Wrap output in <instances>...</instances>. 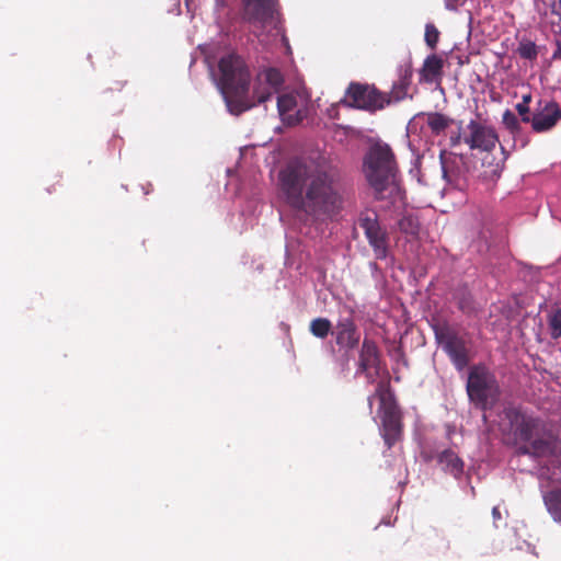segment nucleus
<instances>
[{
  "label": "nucleus",
  "instance_id": "f257e3e1",
  "mask_svg": "<svg viewBox=\"0 0 561 561\" xmlns=\"http://www.w3.org/2000/svg\"><path fill=\"white\" fill-rule=\"evenodd\" d=\"M279 183L286 203L307 215L330 217L341 206L335 173L325 163L294 160L279 173Z\"/></svg>",
  "mask_w": 561,
  "mask_h": 561
},
{
  "label": "nucleus",
  "instance_id": "f03ea898",
  "mask_svg": "<svg viewBox=\"0 0 561 561\" xmlns=\"http://www.w3.org/2000/svg\"><path fill=\"white\" fill-rule=\"evenodd\" d=\"M217 87L226 102L228 111L233 115L263 104L276 94L282 84L283 76L275 68L260 71L253 83V94L248 92L249 71L244 61L234 53H229L219 60Z\"/></svg>",
  "mask_w": 561,
  "mask_h": 561
},
{
  "label": "nucleus",
  "instance_id": "7ed1b4c3",
  "mask_svg": "<svg viewBox=\"0 0 561 561\" xmlns=\"http://www.w3.org/2000/svg\"><path fill=\"white\" fill-rule=\"evenodd\" d=\"M358 370L365 374L369 382L379 378L374 394L368 397V407L373 409L374 398L379 400L380 434L390 449L402 439L403 413L391 389L389 371L381 353H359Z\"/></svg>",
  "mask_w": 561,
  "mask_h": 561
},
{
  "label": "nucleus",
  "instance_id": "20e7f679",
  "mask_svg": "<svg viewBox=\"0 0 561 561\" xmlns=\"http://www.w3.org/2000/svg\"><path fill=\"white\" fill-rule=\"evenodd\" d=\"M364 172L378 198L391 197L393 203L402 201L400 187L396 181L393 154L387 145L377 144L367 153Z\"/></svg>",
  "mask_w": 561,
  "mask_h": 561
},
{
  "label": "nucleus",
  "instance_id": "39448f33",
  "mask_svg": "<svg viewBox=\"0 0 561 561\" xmlns=\"http://www.w3.org/2000/svg\"><path fill=\"white\" fill-rule=\"evenodd\" d=\"M460 139L471 150L485 152L482 158V168L484 169L481 174L482 178L488 181L497 180L503 171L506 153L501 146L499 157L491 153L499 145V136L494 128L472 119L460 133Z\"/></svg>",
  "mask_w": 561,
  "mask_h": 561
},
{
  "label": "nucleus",
  "instance_id": "423d86ee",
  "mask_svg": "<svg viewBox=\"0 0 561 561\" xmlns=\"http://www.w3.org/2000/svg\"><path fill=\"white\" fill-rule=\"evenodd\" d=\"M466 389L470 401L482 410L492 408L500 398L496 377L484 365L470 367Z\"/></svg>",
  "mask_w": 561,
  "mask_h": 561
},
{
  "label": "nucleus",
  "instance_id": "0eeeda50",
  "mask_svg": "<svg viewBox=\"0 0 561 561\" xmlns=\"http://www.w3.org/2000/svg\"><path fill=\"white\" fill-rule=\"evenodd\" d=\"M505 419L510 422L511 431L514 436L524 445L518 448L523 455H530L533 453L529 448L537 440L546 438L550 431H545L543 423L538 419L526 413H523L516 408H507L504 411Z\"/></svg>",
  "mask_w": 561,
  "mask_h": 561
},
{
  "label": "nucleus",
  "instance_id": "6e6552de",
  "mask_svg": "<svg viewBox=\"0 0 561 561\" xmlns=\"http://www.w3.org/2000/svg\"><path fill=\"white\" fill-rule=\"evenodd\" d=\"M244 16L255 26L274 31L275 35H280L282 42L289 51L287 38L278 27L274 0H243Z\"/></svg>",
  "mask_w": 561,
  "mask_h": 561
},
{
  "label": "nucleus",
  "instance_id": "1a4fd4ad",
  "mask_svg": "<svg viewBox=\"0 0 561 561\" xmlns=\"http://www.w3.org/2000/svg\"><path fill=\"white\" fill-rule=\"evenodd\" d=\"M342 102L347 106L374 112L383 108L390 101L375 88L351 84Z\"/></svg>",
  "mask_w": 561,
  "mask_h": 561
},
{
  "label": "nucleus",
  "instance_id": "9d476101",
  "mask_svg": "<svg viewBox=\"0 0 561 561\" xmlns=\"http://www.w3.org/2000/svg\"><path fill=\"white\" fill-rule=\"evenodd\" d=\"M308 94L305 91L284 93L277 98L280 118L288 125L299 123L306 116Z\"/></svg>",
  "mask_w": 561,
  "mask_h": 561
},
{
  "label": "nucleus",
  "instance_id": "9b49d317",
  "mask_svg": "<svg viewBox=\"0 0 561 561\" xmlns=\"http://www.w3.org/2000/svg\"><path fill=\"white\" fill-rule=\"evenodd\" d=\"M358 226L364 230L369 244L374 248L376 256L378 259L386 257V232L379 226L377 215L375 213L362 215L358 219Z\"/></svg>",
  "mask_w": 561,
  "mask_h": 561
},
{
  "label": "nucleus",
  "instance_id": "f8f14e48",
  "mask_svg": "<svg viewBox=\"0 0 561 561\" xmlns=\"http://www.w3.org/2000/svg\"><path fill=\"white\" fill-rule=\"evenodd\" d=\"M561 118V110L556 102L539 103V107L533 114L531 128L537 133L550 130Z\"/></svg>",
  "mask_w": 561,
  "mask_h": 561
},
{
  "label": "nucleus",
  "instance_id": "ddd939ff",
  "mask_svg": "<svg viewBox=\"0 0 561 561\" xmlns=\"http://www.w3.org/2000/svg\"><path fill=\"white\" fill-rule=\"evenodd\" d=\"M436 340L444 351H465L466 336L457 328L450 325H440L435 329Z\"/></svg>",
  "mask_w": 561,
  "mask_h": 561
},
{
  "label": "nucleus",
  "instance_id": "4468645a",
  "mask_svg": "<svg viewBox=\"0 0 561 561\" xmlns=\"http://www.w3.org/2000/svg\"><path fill=\"white\" fill-rule=\"evenodd\" d=\"M334 333L341 347L354 348L359 341V332L350 317L339 319Z\"/></svg>",
  "mask_w": 561,
  "mask_h": 561
},
{
  "label": "nucleus",
  "instance_id": "2eb2a0df",
  "mask_svg": "<svg viewBox=\"0 0 561 561\" xmlns=\"http://www.w3.org/2000/svg\"><path fill=\"white\" fill-rule=\"evenodd\" d=\"M529 450L533 457H554L561 460V438H557L551 432L546 438L535 442Z\"/></svg>",
  "mask_w": 561,
  "mask_h": 561
},
{
  "label": "nucleus",
  "instance_id": "dca6fc26",
  "mask_svg": "<svg viewBox=\"0 0 561 561\" xmlns=\"http://www.w3.org/2000/svg\"><path fill=\"white\" fill-rule=\"evenodd\" d=\"M437 462L442 466V469L458 478L463 472V461L453 449H444L437 454Z\"/></svg>",
  "mask_w": 561,
  "mask_h": 561
},
{
  "label": "nucleus",
  "instance_id": "f3484780",
  "mask_svg": "<svg viewBox=\"0 0 561 561\" xmlns=\"http://www.w3.org/2000/svg\"><path fill=\"white\" fill-rule=\"evenodd\" d=\"M461 162V158L451 153L442 151L440 152V164L443 176L449 183L456 181L460 175L459 163Z\"/></svg>",
  "mask_w": 561,
  "mask_h": 561
},
{
  "label": "nucleus",
  "instance_id": "a211bd4d",
  "mask_svg": "<svg viewBox=\"0 0 561 561\" xmlns=\"http://www.w3.org/2000/svg\"><path fill=\"white\" fill-rule=\"evenodd\" d=\"M543 504L556 523L561 524V486L547 491L543 496Z\"/></svg>",
  "mask_w": 561,
  "mask_h": 561
},
{
  "label": "nucleus",
  "instance_id": "6ab92c4d",
  "mask_svg": "<svg viewBox=\"0 0 561 561\" xmlns=\"http://www.w3.org/2000/svg\"><path fill=\"white\" fill-rule=\"evenodd\" d=\"M401 232L410 237H416L420 230L417 218L412 211H405L398 222Z\"/></svg>",
  "mask_w": 561,
  "mask_h": 561
},
{
  "label": "nucleus",
  "instance_id": "aec40b11",
  "mask_svg": "<svg viewBox=\"0 0 561 561\" xmlns=\"http://www.w3.org/2000/svg\"><path fill=\"white\" fill-rule=\"evenodd\" d=\"M443 68V60L436 55L428 56L424 62L423 72L427 79H434Z\"/></svg>",
  "mask_w": 561,
  "mask_h": 561
},
{
  "label": "nucleus",
  "instance_id": "412c9836",
  "mask_svg": "<svg viewBox=\"0 0 561 561\" xmlns=\"http://www.w3.org/2000/svg\"><path fill=\"white\" fill-rule=\"evenodd\" d=\"M426 123L433 133L439 134L449 126L450 121L442 114L432 113L426 116Z\"/></svg>",
  "mask_w": 561,
  "mask_h": 561
},
{
  "label": "nucleus",
  "instance_id": "4be33fe9",
  "mask_svg": "<svg viewBox=\"0 0 561 561\" xmlns=\"http://www.w3.org/2000/svg\"><path fill=\"white\" fill-rule=\"evenodd\" d=\"M332 329L330 320L325 318L313 319L310 323L311 333L320 339H324Z\"/></svg>",
  "mask_w": 561,
  "mask_h": 561
},
{
  "label": "nucleus",
  "instance_id": "5701e85b",
  "mask_svg": "<svg viewBox=\"0 0 561 561\" xmlns=\"http://www.w3.org/2000/svg\"><path fill=\"white\" fill-rule=\"evenodd\" d=\"M548 324L552 337L561 336V309H552L549 312Z\"/></svg>",
  "mask_w": 561,
  "mask_h": 561
},
{
  "label": "nucleus",
  "instance_id": "b1692460",
  "mask_svg": "<svg viewBox=\"0 0 561 561\" xmlns=\"http://www.w3.org/2000/svg\"><path fill=\"white\" fill-rule=\"evenodd\" d=\"M450 356L451 363L455 367L461 371L463 370L469 363L471 362L470 353H448Z\"/></svg>",
  "mask_w": 561,
  "mask_h": 561
},
{
  "label": "nucleus",
  "instance_id": "393cba45",
  "mask_svg": "<svg viewBox=\"0 0 561 561\" xmlns=\"http://www.w3.org/2000/svg\"><path fill=\"white\" fill-rule=\"evenodd\" d=\"M410 77H411V73L405 71V75L402 77L399 84H396L393 87L392 93H393V96L396 100H400L405 95L407 88L410 83Z\"/></svg>",
  "mask_w": 561,
  "mask_h": 561
},
{
  "label": "nucleus",
  "instance_id": "a878e982",
  "mask_svg": "<svg viewBox=\"0 0 561 561\" xmlns=\"http://www.w3.org/2000/svg\"><path fill=\"white\" fill-rule=\"evenodd\" d=\"M439 32L433 24H426L425 26V42L431 47L434 48L438 42Z\"/></svg>",
  "mask_w": 561,
  "mask_h": 561
},
{
  "label": "nucleus",
  "instance_id": "bb28decb",
  "mask_svg": "<svg viewBox=\"0 0 561 561\" xmlns=\"http://www.w3.org/2000/svg\"><path fill=\"white\" fill-rule=\"evenodd\" d=\"M502 122L503 124L505 125V127L507 129H510L511 131H515L518 129L519 127V122H518V118L516 117V115L511 112L510 110L505 111L503 113V118H502Z\"/></svg>",
  "mask_w": 561,
  "mask_h": 561
},
{
  "label": "nucleus",
  "instance_id": "cd10ccee",
  "mask_svg": "<svg viewBox=\"0 0 561 561\" xmlns=\"http://www.w3.org/2000/svg\"><path fill=\"white\" fill-rule=\"evenodd\" d=\"M518 53L522 57L533 59L537 55V49L534 43H523L518 47Z\"/></svg>",
  "mask_w": 561,
  "mask_h": 561
},
{
  "label": "nucleus",
  "instance_id": "c85d7f7f",
  "mask_svg": "<svg viewBox=\"0 0 561 561\" xmlns=\"http://www.w3.org/2000/svg\"><path fill=\"white\" fill-rule=\"evenodd\" d=\"M518 114L522 116L524 123H530L533 115L529 114V106L523 103L516 105Z\"/></svg>",
  "mask_w": 561,
  "mask_h": 561
},
{
  "label": "nucleus",
  "instance_id": "c756f323",
  "mask_svg": "<svg viewBox=\"0 0 561 561\" xmlns=\"http://www.w3.org/2000/svg\"><path fill=\"white\" fill-rule=\"evenodd\" d=\"M466 0H445V7L447 10H457L465 4Z\"/></svg>",
  "mask_w": 561,
  "mask_h": 561
},
{
  "label": "nucleus",
  "instance_id": "7c9ffc66",
  "mask_svg": "<svg viewBox=\"0 0 561 561\" xmlns=\"http://www.w3.org/2000/svg\"><path fill=\"white\" fill-rule=\"evenodd\" d=\"M549 5L554 14L561 20V0H548Z\"/></svg>",
  "mask_w": 561,
  "mask_h": 561
},
{
  "label": "nucleus",
  "instance_id": "2f4dec72",
  "mask_svg": "<svg viewBox=\"0 0 561 561\" xmlns=\"http://www.w3.org/2000/svg\"><path fill=\"white\" fill-rule=\"evenodd\" d=\"M530 101H531V94L530 93L523 94L520 103L526 104V105L529 106Z\"/></svg>",
  "mask_w": 561,
  "mask_h": 561
},
{
  "label": "nucleus",
  "instance_id": "473e14b6",
  "mask_svg": "<svg viewBox=\"0 0 561 561\" xmlns=\"http://www.w3.org/2000/svg\"><path fill=\"white\" fill-rule=\"evenodd\" d=\"M492 515L495 520L501 519V511L497 506L492 508Z\"/></svg>",
  "mask_w": 561,
  "mask_h": 561
},
{
  "label": "nucleus",
  "instance_id": "72a5a7b5",
  "mask_svg": "<svg viewBox=\"0 0 561 561\" xmlns=\"http://www.w3.org/2000/svg\"><path fill=\"white\" fill-rule=\"evenodd\" d=\"M193 1H194V0H185L186 7H187V9H188V10H191V9H192V7H193Z\"/></svg>",
  "mask_w": 561,
  "mask_h": 561
},
{
  "label": "nucleus",
  "instance_id": "f704fd0d",
  "mask_svg": "<svg viewBox=\"0 0 561 561\" xmlns=\"http://www.w3.org/2000/svg\"><path fill=\"white\" fill-rule=\"evenodd\" d=\"M554 57L561 61V48L554 54Z\"/></svg>",
  "mask_w": 561,
  "mask_h": 561
},
{
  "label": "nucleus",
  "instance_id": "c9c22d12",
  "mask_svg": "<svg viewBox=\"0 0 561 561\" xmlns=\"http://www.w3.org/2000/svg\"><path fill=\"white\" fill-rule=\"evenodd\" d=\"M256 36L260 38V41H261L262 43H264V42H265V39H264V38H261V36H262V34H261V33H257V34H256Z\"/></svg>",
  "mask_w": 561,
  "mask_h": 561
}]
</instances>
